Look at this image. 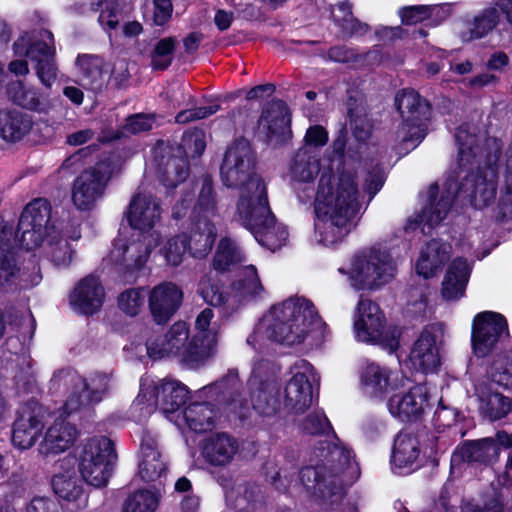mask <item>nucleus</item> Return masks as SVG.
<instances>
[{
  "label": "nucleus",
  "instance_id": "obj_1",
  "mask_svg": "<svg viewBox=\"0 0 512 512\" xmlns=\"http://www.w3.org/2000/svg\"><path fill=\"white\" fill-rule=\"evenodd\" d=\"M221 178L227 187L240 189L237 217L242 225L260 245L272 251L281 248L287 241L288 231L270 212L266 183L253 172V155L247 140H237L228 148L221 165Z\"/></svg>",
  "mask_w": 512,
  "mask_h": 512
},
{
  "label": "nucleus",
  "instance_id": "obj_2",
  "mask_svg": "<svg viewBox=\"0 0 512 512\" xmlns=\"http://www.w3.org/2000/svg\"><path fill=\"white\" fill-rule=\"evenodd\" d=\"M329 336L326 323L313 303L301 296L290 297L274 305L255 325L247 344L258 352H265L272 343L288 346L319 345Z\"/></svg>",
  "mask_w": 512,
  "mask_h": 512
},
{
  "label": "nucleus",
  "instance_id": "obj_3",
  "mask_svg": "<svg viewBox=\"0 0 512 512\" xmlns=\"http://www.w3.org/2000/svg\"><path fill=\"white\" fill-rule=\"evenodd\" d=\"M498 185V168L488 156L483 166L465 177L460 186L453 178L447 179L442 186L440 198L438 184H432L427 192L426 205L422 212L410 218L405 226L407 233L420 229L428 234L447 216L454 198L468 200L476 209H484L496 200Z\"/></svg>",
  "mask_w": 512,
  "mask_h": 512
},
{
  "label": "nucleus",
  "instance_id": "obj_4",
  "mask_svg": "<svg viewBox=\"0 0 512 512\" xmlns=\"http://www.w3.org/2000/svg\"><path fill=\"white\" fill-rule=\"evenodd\" d=\"M359 190L350 170L324 173L315 193V237L324 246L343 241L351 230Z\"/></svg>",
  "mask_w": 512,
  "mask_h": 512
},
{
  "label": "nucleus",
  "instance_id": "obj_5",
  "mask_svg": "<svg viewBox=\"0 0 512 512\" xmlns=\"http://www.w3.org/2000/svg\"><path fill=\"white\" fill-rule=\"evenodd\" d=\"M508 336V327L503 315L484 311L478 313L472 324V348L477 357L492 356L487 370L491 383L512 390V348L500 351L499 346Z\"/></svg>",
  "mask_w": 512,
  "mask_h": 512
},
{
  "label": "nucleus",
  "instance_id": "obj_6",
  "mask_svg": "<svg viewBox=\"0 0 512 512\" xmlns=\"http://www.w3.org/2000/svg\"><path fill=\"white\" fill-rule=\"evenodd\" d=\"M312 465L304 467L300 471V481L308 492L319 497H325L333 493L330 486L335 481L328 479L324 472L329 471L331 477H336L342 473H348L352 476L358 474V466L354 461L352 452L344 445L329 442H320L313 450L311 457Z\"/></svg>",
  "mask_w": 512,
  "mask_h": 512
},
{
  "label": "nucleus",
  "instance_id": "obj_7",
  "mask_svg": "<svg viewBox=\"0 0 512 512\" xmlns=\"http://www.w3.org/2000/svg\"><path fill=\"white\" fill-rule=\"evenodd\" d=\"M187 399L188 390L180 382L144 376L140 380V391L132 403L131 412L136 421H141L159 408L169 421L181 426V407Z\"/></svg>",
  "mask_w": 512,
  "mask_h": 512
},
{
  "label": "nucleus",
  "instance_id": "obj_8",
  "mask_svg": "<svg viewBox=\"0 0 512 512\" xmlns=\"http://www.w3.org/2000/svg\"><path fill=\"white\" fill-rule=\"evenodd\" d=\"M198 291L206 303L221 308L222 313L228 316L249 300L261 296L264 287L256 267L247 265L241 269L239 279L230 287L224 289L209 275H204L199 282Z\"/></svg>",
  "mask_w": 512,
  "mask_h": 512
},
{
  "label": "nucleus",
  "instance_id": "obj_9",
  "mask_svg": "<svg viewBox=\"0 0 512 512\" xmlns=\"http://www.w3.org/2000/svg\"><path fill=\"white\" fill-rule=\"evenodd\" d=\"M50 383L51 389L67 395L62 414L69 415L100 402L111 386V376L95 373L86 380L75 370L66 368L55 372Z\"/></svg>",
  "mask_w": 512,
  "mask_h": 512
},
{
  "label": "nucleus",
  "instance_id": "obj_10",
  "mask_svg": "<svg viewBox=\"0 0 512 512\" xmlns=\"http://www.w3.org/2000/svg\"><path fill=\"white\" fill-rule=\"evenodd\" d=\"M339 272L348 275L354 289L372 290L389 283L395 277L396 263L385 247L374 245L357 253L348 271L339 268Z\"/></svg>",
  "mask_w": 512,
  "mask_h": 512
},
{
  "label": "nucleus",
  "instance_id": "obj_11",
  "mask_svg": "<svg viewBox=\"0 0 512 512\" xmlns=\"http://www.w3.org/2000/svg\"><path fill=\"white\" fill-rule=\"evenodd\" d=\"M215 217L216 202L212 182L205 178L190 217L187 236V250L193 257L203 258L211 252L217 238Z\"/></svg>",
  "mask_w": 512,
  "mask_h": 512
},
{
  "label": "nucleus",
  "instance_id": "obj_12",
  "mask_svg": "<svg viewBox=\"0 0 512 512\" xmlns=\"http://www.w3.org/2000/svg\"><path fill=\"white\" fill-rule=\"evenodd\" d=\"M353 333L357 341L378 344L389 352L399 347L400 330L387 326L380 307L369 299L361 298L353 318Z\"/></svg>",
  "mask_w": 512,
  "mask_h": 512
},
{
  "label": "nucleus",
  "instance_id": "obj_13",
  "mask_svg": "<svg viewBox=\"0 0 512 512\" xmlns=\"http://www.w3.org/2000/svg\"><path fill=\"white\" fill-rule=\"evenodd\" d=\"M395 104L403 119L396 132L397 140L406 151L413 150L426 136L430 106L417 92L410 89L399 92L395 97Z\"/></svg>",
  "mask_w": 512,
  "mask_h": 512
},
{
  "label": "nucleus",
  "instance_id": "obj_14",
  "mask_svg": "<svg viewBox=\"0 0 512 512\" xmlns=\"http://www.w3.org/2000/svg\"><path fill=\"white\" fill-rule=\"evenodd\" d=\"M147 354L152 359L164 357H177L182 363L191 368L200 366L205 362L200 356V350L189 340V327L186 322L174 323L164 336L151 338L146 342Z\"/></svg>",
  "mask_w": 512,
  "mask_h": 512
},
{
  "label": "nucleus",
  "instance_id": "obj_15",
  "mask_svg": "<svg viewBox=\"0 0 512 512\" xmlns=\"http://www.w3.org/2000/svg\"><path fill=\"white\" fill-rule=\"evenodd\" d=\"M16 55H25L37 63L36 73L41 83L51 87L56 80L57 67L55 64L54 37L49 30L37 33H26L13 44Z\"/></svg>",
  "mask_w": 512,
  "mask_h": 512
},
{
  "label": "nucleus",
  "instance_id": "obj_16",
  "mask_svg": "<svg viewBox=\"0 0 512 512\" xmlns=\"http://www.w3.org/2000/svg\"><path fill=\"white\" fill-rule=\"evenodd\" d=\"M115 459L116 454L109 438L100 436L89 439L79 455V471L82 478L91 486H106Z\"/></svg>",
  "mask_w": 512,
  "mask_h": 512
},
{
  "label": "nucleus",
  "instance_id": "obj_17",
  "mask_svg": "<svg viewBox=\"0 0 512 512\" xmlns=\"http://www.w3.org/2000/svg\"><path fill=\"white\" fill-rule=\"evenodd\" d=\"M277 371L275 365L268 360L261 359L253 363L248 380L250 402L252 408L263 417L276 415L281 407L276 382Z\"/></svg>",
  "mask_w": 512,
  "mask_h": 512
},
{
  "label": "nucleus",
  "instance_id": "obj_18",
  "mask_svg": "<svg viewBox=\"0 0 512 512\" xmlns=\"http://www.w3.org/2000/svg\"><path fill=\"white\" fill-rule=\"evenodd\" d=\"M57 227L51 222V205L43 198L31 201L21 214L17 238L23 248L32 250L40 246L44 237H52Z\"/></svg>",
  "mask_w": 512,
  "mask_h": 512
},
{
  "label": "nucleus",
  "instance_id": "obj_19",
  "mask_svg": "<svg viewBox=\"0 0 512 512\" xmlns=\"http://www.w3.org/2000/svg\"><path fill=\"white\" fill-rule=\"evenodd\" d=\"M113 168L109 160L98 162L94 167L81 172L73 181L71 199L76 209L92 210L104 196Z\"/></svg>",
  "mask_w": 512,
  "mask_h": 512
},
{
  "label": "nucleus",
  "instance_id": "obj_20",
  "mask_svg": "<svg viewBox=\"0 0 512 512\" xmlns=\"http://www.w3.org/2000/svg\"><path fill=\"white\" fill-rule=\"evenodd\" d=\"M292 377L284 389L283 408L289 414H301L312 404L313 385L319 383L314 367L305 360L298 361L291 369Z\"/></svg>",
  "mask_w": 512,
  "mask_h": 512
},
{
  "label": "nucleus",
  "instance_id": "obj_21",
  "mask_svg": "<svg viewBox=\"0 0 512 512\" xmlns=\"http://www.w3.org/2000/svg\"><path fill=\"white\" fill-rule=\"evenodd\" d=\"M160 234H133L130 239L119 237L110 252V259L127 270L141 268L148 260L151 251L157 247Z\"/></svg>",
  "mask_w": 512,
  "mask_h": 512
},
{
  "label": "nucleus",
  "instance_id": "obj_22",
  "mask_svg": "<svg viewBox=\"0 0 512 512\" xmlns=\"http://www.w3.org/2000/svg\"><path fill=\"white\" fill-rule=\"evenodd\" d=\"M320 172V160L315 150L301 147L290 162L287 176L298 199L305 203L314 193V180Z\"/></svg>",
  "mask_w": 512,
  "mask_h": 512
},
{
  "label": "nucleus",
  "instance_id": "obj_23",
  "mask_svg": "<svg viewBox=\"0 0 512 512\" xmlns=\"http://www.w3.org/2000/svg\"><path fill=\"white\" fill-rule=\"evenodd\" d=\"M441 334V328L438 325H429L423 329L413 344L408 358L409 363L415 370L432 373L440 366L439 345Z\"/></svg>",
  "mask_w": 512,
  "mask_h": 512
},
{
  "label": "nucleus",
  "instance_id": "obj_24",
  "mask_svg": "<svg viewBox=\"0 0 512 512\" xmlns=\"http://www.w3.org/2000/svg\"><path fill=\"white\" fill-rule=\"evenodd\" d=\"M429 405L427 388L415 385L407 391H392L387 407L390 414L400 421L418 419Z\"/></svg>",
  "mask_w": 512,
  "mask_h": 512
},
{
  "label": "nucleus",
  "instance_id": "obj_25",
  "mask_svg": "<svg viewBox=\"0 0 512 512\" xmlns=\"http://www.w3.org/2000/svg\"><path fill=\"white\" fill-rule=\"evenodd\" d=\"M161 207L157 199L147 192H137L125 212L129 225L141 234H151L160 222Z\"/></svg>",
  "mask_w": 512,
  "mask_h": 512
},
{
  "label": "nucleus",
  "instance_id": "obj_26",
  "mask_svg": "<svg viewBox=\"0 0 512 512\" xmlns=\"http://www.w3.org/2000/svg\"><path fill=\"white\" fill-rule=\"evenodd\" d=\"M45 411L37 403H29L21 408L13 427L12 442L19 449L31 448L44 427Z\"/></svg>",
  "mask_w": 512,
  "mask_h": 512
},
{
  "label": "nucleus",
  "instance_id": "obj_27",
  "mask_svg": "<svg viewBox=\"0 0 512 512\" xmlns=\"http://www.w3.org/2000/svg\"><path fill=\"white\" fill-rule=\"evenodd\" d=\"M359 377L363 393L373 399H383L388 392L404 386L393 371L375 362L364 364Z\"/></svg>",
  "mask_w": 512,
  "mask_h": 512
},
{
  "label": "nucleus",
  "instance_id": "obj_28",
  "mask_svg": "<svg viewBox=\"0 0 512 512\" xmlns=\"http://www.w3.org/2000/svg\"><path fill=\"white\" fill-rule=\"evenodd\" d=\"M422 435L406 432L397 435L391 455V466L396 473L408 474L421 466V454L426 453V447L420 440Z\"/></svg>",
  "mask_w": 512,
  "mask_h": 512
},
{
  "label": "nucleus",
  "instance_id": "obj_29",
  "mask_svg": "<svg viewBox=\"0 0 512 512\" xmlns=\"http://www.w3.org/2000/svg\"><path fill=\"white\" fill-rule=\"evenodd\" d=\"M148 306L156 323H166L179 309L182 290L173 282H162L147 293Z\"/></svg>",
  "mask_w": 512,
  "mask_h": 512
},
{
  "label": "nucleus",
  "instance_id": "obj_30",
  "mask_svg": "<svg viewBox=\"0 0 512 512\" xmlns=\"http://www.w3.org/2000/svg\"><path fill=\"white\" fill-rule=\"evenodd\" d=\"M52 488L66 509L74 512L88 506V495L74 470L55 474L52 478Z\"/></svg>",
  "mask_w": 512,
  "mask_h": 512
},
{
  "label": "nucleus",
  "instance_id": "obj_31",
  "mask_svg": "<svg viewBox=\"0 0 512 512\" xmlns=\"http://www.w3.org/2000/svg\"><path fill=\"white\" fill-rule=\"evenodd\" d=\"M239 448V442L233 436L216 433L204 440L201 455L210 467L224 469L234 462Z\"/></svg>",
  "mask_w": 512,
  "mask_h": 512
},
{
  "label": "nucleus",
  "instance_id": "obj_32",
  "mask_svg": "<svg viewBox=\"0 0 512 512\" xmlns=\"http://www.w3.org/2000/svg\"><path fill=\"white\" fill-rule=\"evenodd\" d=\"M493 383L479 381L474 386V393L471 395L477 404L479 413L490 421L504 418L512 409L511 400L498 392Z\"/></svg>",
  "mask_w": 512,
  "mask_h": 512
},
{
  "label": "nucleus",
  "instance_id": "obj_33",
  "mask_svg": "<svg viewBox=\"0 0 512 512\" xmlns=\"http://www.w3.org/2000/svg\"><path fill=\"white\" fill-rule=\"evenodd\" d=\"M214 312L210 308H205L199 313L195 320L194 345H197L200 356L204 360H208L217 352V345L219 340L220 326L217 321H213Z\"/></svg>",
  "mask_w": 512,
  "mask_h": 512
},
{
  "label": "nucleus",
  "instance_id": "obj_34",
  "mask_svg": "<svg viewBox=\"0 0 512 512\" xmlns=\"http://www.w3.org/2000/svg\"><path fill=\"white\" fill-rule=\"evenodd\" d=\"M104 299V290L98 278L89 276L81 280L70 294L69 302L72 308L83 314L97 312Z\"/></svg>",
  "mask_w": 512,
  "mask_h": 512
},
{
  "label": "nucleus",
  "instance_id": "obj_35",
  "mask_svg": "<svg viewBox=\"0 0 512 512\" xmlns=\"http://www.w3.org/2000/svg\"><path fill=\"white\" fill-rule=\"evenodd\" d=\"M140 449V477L146 482L159 480L166 473V463L157 449L155 437L145 432L141 438Z\"/></svg>",
  "mask_w": 512,
  "mask_h": 512
},
{
  "label": "nucleus",
  "instance_id": "obj_36",
  "mask_svg": "<svg viewBox=\"0 0 512 512\" xmlns=\"http://www.w3.org/2000/svg\"><path fill=\"white\" fill-rule=\"evenodd\" d=\"M287 107L280 100L269 102L259 119V129L270 142L279 143L288 130Z\"/></svg>",
  "mask_w": 512,
  "mask_h": 512
},
{
  "label": "nucleus",
  "instance_id": "obj_37",
  "mask_svg": "<svg viewBox=\"0 0 512 512\" xmlns=\"http://www.w3.org/2000/svg\"><path fill=\"white\" fill-rule=\"evenodd\" d=\"M77 430L64 420H55L51 424L39 445L43 455L59 454L69 449L75 442Z\"/></svg>",
  "mask_w": 512,
  "mask_h": 512
},
{
  "label": "nucleus",
  "instance_id": "obj_38",
  "mask_svg": "<svg viewBox=\"0 0 512 512\" xmlns=\"http://www.w3.org/2000/svg\"><path fill=\"white\" fill-rule=\"evenodd\" d=\"M76 66L81 74L82 85L92 90L100 89L110 75V65L99 56L79 55Z\"/></svg>",
  "mask_w": 512,
  "mask_h": 512
},
{
  "label": "nucleus",
  "instance_id": "obj_39",
  "mask_svg": "<svg viewBox=\"0 0 512 512\" xmlns=\"http://www.w3.org/2000/svg\"><path fill=\"white\" fill-rule=\"evenodd\" d=\"M471 265L463 258L454 259L448 267L442 282V296L448 301L461 298L464 295L469 280Z\"/></svg>",
  "mask_w": 512,
  "mask_h": 512
},
{
  "label": "nucleus",
  "instance_id": "obj_40",
  "mask_svg": "<svg viewBox=\"0 0 512 512\" xmlns=\"http://www.w3.org/2000/svg\"><path fill=\"white\" fill-rule=\"evenodd\" d=\"M451 246L438 240H432L420 252L416 262L417 274L424 278L433 277L449 257Z\"/></svg>",
  "mask_w": 512,
  "mask_h": 512
},
{
  "label": "nucleus",
  "instance_id": "obj_41",
  "mask_svg": "<svg viewBox=\"0 0 512 512\" xmlns=\"http://www.w3.org/2000/svg\"><path fill=\"white\" fill-rule=\"evenodd\" d=\"M182 429L187 426L190 430L202 433L211 430L216 421V412L213 406L206 402H194L189 404L183 411L180 412Z\"/></svg>",
  "mask_w": 512,
  "mask_h": 512
},
{
  "label": "nucleus",
  "instance_id": "obj_42",
  "mask_svg": "<svg viewBox=\"0 0 512 512\" xmlns=\"http://www.w3.org/2000/svg\"><path fill=\"white\" fill-rule=\"evenodd\" d=\"M29 115L17 110L0 111V137L8 142H16L25 137L32 128Z\"/></svg>",
  "mask_w": 512,
  "mask_h": 512
},
{
  "label": "nucleus",
  "instance_id": "obj_43",
  "mask_svg": "<svg viewBox=\"0 0 512 512\" xmlns=\"http://www.w3.org/2000/svg\"><path fill=\"white\" fill-rule=\"evenodd\" d=\"M12 234L11 227L0 228V293L5 291L6 286L10 285L19 273L14 253L10 249Z\"/></svg>",
  "mask_w": 512,
  "mask_h": 512
},
{
  "label": "nucleus",
  "instance_id": "obj_44",
  "mask_svg": "<svg viewBox=\"0 0 512 512\" xmlns=\"http://www.w3.org/2000/svg\"><path fill=\"white\" fill-rule=\"evenodd\" d=\"M459 456L468 462L490 464L498 459L499 446L490 437L466 442L461 446ZM457 457L458 454L454 455L453 461Z\"/></svg>",
  "mask_w": 512,
  "mask_h": 512
},
{
  "label": "nucleus",
  "instance_id": "obj_45",
  "mask_svg": "<svg viewBox=\"0 0 512 512\" xmlns=\"http://www.w3.org/2000/svg\"><path fill=\"white\" fill-rule=\"evenodd\" d=\"M60 234H64L72 240H78L81 237L80 230L77 227L71 231L67 229L64 231L62 228L57 229L55 233H52V237H47L49 242V255L51 261L57 266H68L71 263L73 250L66 240L57 239Z\"/></svg>",
  "mask_w": 512,
  "mask_h": 512
},
{
  "label": "nucleus",
  "instance_id": "obj_46",
  "mask_svg": "<svg viewBox=\"0 0 512 512\" xmlns=\"http://www.w3.org/2000/svg\"><path fill=\"white\" fill-rule=\"evenodd\" d=\"M476 130L477 128L474 125L464 124L455 133L460 167L470 164L472 159L478 155L479 147Z\"/></svg>",
  "mask_w": 512,
  "mask_h": 512
},
{
  "label": "nucleus",
  "instance_id": "obj_47",
  "mask_svg": "<svg viewBox=\"0 0 512 512\" xmlns=\"http://www.w3.org/2000/svg\"><path fill=\"white\" fill-rule=\"evenodd\" d=\"M8 96L17 105L29 109L40 111L44 106V98L37 89L26 86L21 81H15L8 86Z\"/></svg>",
  "mask_w": 512,
  "mask_h": 512
},
{
  "label": "nucleus",
  "instance_id": "obj_48",
  "mask_svg": "<svg viewBox=\"0 0 512 512\" xmlns=\"http://www.w3.org/2000/svg\"><path fill=\"white\" fill-rule=\"evenodd\" d=\"M161 498L160 490L140 489L125 501L123 512H155Z\"/></svg>",
  "mask_w": 512,
  "mask_h": 512
},
{
  "label": "nucleus",
  "instance_id": "obj_49",
  "mask_svg": "<svg viewBox=\"0 0 512 512\" xmlns=\"http://www.w3.org/2000/svg\"><path fill=\"white\" fill-rule=\"evenodd\" d=\"M245 261V256L238 245L230 238L220 240L214 260L213 266L218 271H225L232 265Z\"/></svg>",
  "mask_w": 512,
  "mask_h": 512
},
{
  "label": "nucleus",
  "instance_id": "obj_50",
  "mask_svg": "<svg viewBox=\"0 0 512 512\" xmlns=\"http://www.w3.org/2000/svg\"><path fill=\"white\" fill-rule=\"evenodd\" d=\"M159 254L170 266H178L182 263L187 251V235L178 234L167 238L164 242L159 240Z\"/></svg>",
  "mask_w": 512,
  "mask_h": 512
},
{
  "label": "nucleus",
  "instance_id": "obj_51",
  "mask_svg": "<svg viewBox=\"0 0 512 512\" xmlns=\"http://www.w3.org/2000/svg\"><path fill=\"white\" fill-rule=\"evenodd\" d=\"M337 11L342 15H338L332 11L333 19L339 24L346 35H363L369 27L365 23L359 22L352 15V5L348 1L341 2L337 5Z\"/></svg>",
  "mask_w": 512,
  "mask_h": 512
},
{
  "label": "nucleus",
  "instance_id": "obj_52",
  "mask_svg": "<svg viewBox=\"0 0 512 512\" xmlns=\"http://www.w3.org/2000/svg\"><path fill=\"white\" fill-rule=\"evenodd\" d=\"M92 11L99 13L98 23L106 31L109 32L117 28L119 18L116 11V3L112 0H99L92 2L82 12Z\"/></svg>",
  "mask_w": 512,
  "mask_h": 512
},
{
  "label": "nucleus",
  "instance_id": "obj_53",
  "mask_svg": "<svg viewBox=\"0 0 512 512\" xmlns=\"http://www.w3.org/2000/svg\"><path fill=\"white\" fill-rule=\"evenodd\" d=\"M346 147V141L344 136H339L337 139L334 140L332 144V157L329 159V165L327 167H324L321 171L320 177L324 173H338L340 170L348 169L350 170L355 177V181L357 183V189L359 190V182H358V175L357 171L354 168V166L351 163H348L344 158V151Z\"/></svg>",
  "mask_w": 512,
  "mask_h": 512
},
{
  "label": "nucleus",
  "instance_id": "obj_54",
  "mask_svg": "<svg viewBox=\"0 0 512 512\" xmlns=\"http://www.w3.org/2000/svg\"><path fill=\"white\" fill-rule=\"evenodd\" d=\"M303 430L310 433V434H323L328 439H326L327 442H329L331 445L336 443L338 445H343L339 442V439L336 437L334 432L332 431L331 424L329 420L327 419L326 415L322 411H315L305 419L303 423ZM325 442V440L323 441Z\"/></svg>",
  "mask_w": 512,
  "mask_h": 512
},
{
  "label": "nucleus",
  "instance_id": "obj_55",
  "mask_svg": "<svg viewBox=\"0 0 512 512\" xmlns=\"http://www.w3.org/2000/svg\"><path fill=\"white\" fill-rule=\"evenodd\" d=\"M505 186L501 189L500 196L496 204V217L504 218L512 207V144L507 150Z\"/></svg>",
  "mask_w": 512,
  "mask_h": 512
},
{
  "label": "nucleus",
  "instance_id": "obj_56",
  "mask_svg": "<svg viewBox=\"0 0 512 512\" xmlns=\"http://www.w3.org/2000/svg\"><path fill=\"white\" fill-rule=\"evenodd\" d=\"M188 176V164L184 158L171 157L165 163L161 181L166 187H176Z\"/></svg>",
  "mask_w": 512,
  "mask_h": 512
},
{
  "label": "nucleus",
  "instance_id": "obj_57",
  "mask_svg": "<svg viewBox=\"0 0 512 512\" xmlns=\"http://www.w3.org/2000/svg\"><path fill=\"white\" fill-rule=\"evenodd\" d=\"M500 20L496 7H488L479 13L473 20L470 28V38H481L492 31Z\"/></svg>",
  "mask_w": 512,
  "mask_h": 512
},
{
  "label": "nucleus",
  "instance_id": "obj_58",
  "mask_svg": "<svg viewBox=\"0 0 512 512\" xmlns=\"http://www.w3.org/2000/svg\"><path fill=\"white\" fill-rule=\"evenodd\" d=\"M147 294L142 288H131L118 297L119 309L129 316H136L143 308Z\"/></svg>",
  "mask_w": 512,
  "mask_h": 512
},
{
  "label": "nucleus",
  "instance_id": "obj_59",
  "mask_svg": "<svg viewBox=\"0 0 512 512\" xmlns=\"http://www.w3.org/2000/svg\"><path fill=\"white\" fill-rule=\"evenodd\" d=\"M175 41L173 38H164L158 41L152 54V67L154 69H166L172 62Z\"/></svg>",
  "mask_w": 512,
  "mask_h": 512
},
{
  "label": "nucleus",
  "instance_id": "obj_60",
  "mask_svg": "<svg viewBox=\"0 0 512 512\" xmlns=\"http://www.w3.org/2000/svg\"><path fill=\"white\" fill-rule=\"evenodd\" d=\"M182 148L187 157L200 156L206 147L205 135L200 130H194L184 134Z\"/></svg>",
  "mask_w": 512,
  "mask_h": 512
},
{
  "label": "nucleus",
  "instance_id": "obj_61",
  "mask_svg": "<svg viewBox=\"0 0 512 512\" xmlns=\"http://www.w3.org/2000/svg\"><path fill=\"white\" fill-rule=\"evenodd\" d=\"M218 110L219 105L217 103H211L208 106L181 111L177 114L175 120L177 123H187L192 120H200L215 114Z\"/></svg>",
  "mask_w": 512,
  "mask_h": 512
},
{
  "label": "nucleus",
  "instance_id": "obj_62",
  "mask_svg": "<svg viewBox=\"0 0 512 512\" xmlns=\"http://www.w3.org/2000/svg\"><path fill=\"white\" fill-rule=\"evenodd\" d=\"M428 14L429 6L426 5L404 7L399 11L402 23L405 25H415L427 21Z\"/></svg>",
  "mask_w": 512,
  "mask_h": 512
},
{
  "label": "nucleus",
  "instance_id": "obj_63",
  "mask_svg": "<svg viewBox=\"0 0 512 512\" xmlns=\"http://www.w3.org/2000/svg\"><path fill=\"white\" fill-rule=\"evenodd\" d=\"M328 142V132L320 125H314L307 129L304 136V145L310 150L323 147Z\"/></svg>",
  "mask_w": 512,
  "mask_h": 512
},
{
  "label": "nucleus",
  "instance_id": "obj_64",
  "mask_svg": "<svg viewBox=\"0 0 512 512\" xmlns=\"http://www.w3.org/2000/svg\"><path fill=\"white\" fill-rule=\"evenodd\" d=\"M153 122V118L148 115L138 114L131 116L126 121L123 134L126 132L136 134L148 131L152 128Z\"/></svg>",
  "mask_w": 512,
  "mask_h": 512
}]
</instances>
